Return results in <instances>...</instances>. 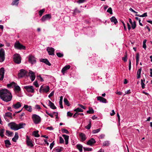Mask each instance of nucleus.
Returning <instances> with one entry per match:
<instances>
[{
  "mask_svg": "<svg viewBox=\"0 0 152 152\" xmlns=\"http://www.w3.org/2000/svg\"><path fill=\"white\" fill-rule=\"evenodd\" d=\"M32 108L31 106H29V107L27 109V110L29 112H31L32 111Z\"/></svg>",
  "mask_w": 152,
  "mask_h": 152,
  "instance_id": "nucleus-60",
  "label": "nucleus"
},
{
  "mask_svg": "<svg viewBox=\"0 0 152 152\" xmlns=\"http://www.w3.org/2000/svg\"><path fill=\"white\" fill-rule=\"evenodd\" d=\"M21 106V103L19 102H17L16 104H13L12 106V107L15 109L19 108Z\"/></svg>",
  "mask_w": 152,
  "mask_h": 152,
  "instance_id": "nucleus-20",
  "label": "nucleus"
},
{
  "mask_svg": "<svg viewBox=\"0 0 152 152\" xmlns=\"http://www.w3.org/2000/svg\"><path fill=\"white\" fill-rule=\"evenodd\" d=\"M129 10L130 11H132V12H134V13H137V12L135 11H134V10L131 8H130Z\"/></svg>",
  "mask_w": 152,
  "mask_h": 152,
  "instance_id": "nucleus-61",
  "label": "nucleus"
},
{
  "mask_svg": "<svg viewBox=\"0 0 152 152\" xmlns=\"http://www.w3.org/2000/svg\"><path fill=\"white\" fill-rule=\"evenodd\" d=\"M47 51H48L49 55H54L55 49L52 47H48L47 49Z\"/></svg>",
  "mask_w": 152,
  "mask_h": 152,
  "instance_id": "nucleus-11",
  "label": "nucleus"
},
{
  "mask_svg": "<svg viewBox=\"0 0 152 152\" xmlns=\"http://www.w3.org/2000/svg\"><path fill=\"white\" fill-rule=\"evenodd\" d=\"M19 71L20 72L18 74V78H20L25 76H28V72L26 70L22 69L20 70Z\"/></svg>",
  "mask_w": 152,
  "mask_h": 152,
  "instance_id": "nucleus-4",
  "label": "nucleus"
},
{
  "mask_svg": "<svg viewBox=\"0 0 152 152\" xmlns=\"http://www.w3.org/2000/svg\"><path fill=\"white\" fill-rule=\"evenodd\" d=\"M64 102L65 103V104L67 106H70V104L69 102V101L66 98H64Z\"/></svg>",
  "mask_w": 152,
  "mask_h": 152,
  "instance_id": "nucleus-38",
  "label": "nucleus"
},
{
  "mask_svg": "<svg viewBox=\"0 0 152 152\" xmlns=\"http://www.w3.org/2000/svg\"><path fill=\"white\" fill-rule=\"evenodd\" d=\"M6 134L8 136L11 137L13 136V134L12 132H10L9 130H7L6 131Z\"/></svg>",
  "mask_w": 152,
  "mask_h": 152,
  "instance_id": "nucleus-35",
  "label": "nucleus"
},
{
  "mask_svg": "<svg viewBox=\"0 0 152 152\" xmlns=\"http://www.w3.org/2000/svg\"><path fill=\"white\" fill-rule=\"evenodd\" d=\"M19 0H12V2L11 4L12 5H16L18 6L19 3Z\"/></svg>",
  "mask_w": 152,
  "mask_h": 152,
  "instance_id": "nucleus-32",
  "label": "nucleus"
},
{
  "mask_svg": "<svg viewBox=\"0 0 152 152\" xmlns=\"http://www.w3.org/2000/svg\"><path fill=\"white\" fill-rule=\"evenodd\" d=\"M94 113V111L92 107H89V110L87 111V113L88 114H93Z\"/></svg>",
  "mask_w": 152,
  "mask_h": 152,
  "instance_id": "nucleus-33",
  "label": "nucleus"
},
{
  "mask_svg": "<svg viewBox=\"0 0 152 152\" xmlns=\"http://www.w3.org/2000/svg\"><path fill=\"white\" fill-rule=\"evenodd\" d=\"M59 103L60 108L61 109H63V106L62 105V102H59Z\"/></svg>",
  "mask_w": 152,
  "mask_h": 152,
  "instance_id": "nucleus-62",
  "label": "nucleus"
},
{
  "mask_svg": "<svg viewBox=\"0 0 152 152\" xmlns=\"http://www.w3.org/2000/svg\"><path fill=\"white\" fill-rule=\"evenodd\" d=\"M29 107V106H28L27 105H25L23 108H24L26 110H27Z\"/></svg>",
  "mask_w": 152,
  "mask_h": 152,
  "instance_id": "nucleus-63",
  "label": "nucleus"
},
{
  "mask_svg": "<svg viewBox=\"0 0 152 152\" xmlns=\"http://www.w3.org/2000/svg\"><path fill=\"white\" fill-rule=\"evenodd\" d=\"M24 88L28 92L33 93L34 92V88L32 86H24Z\"/></svg>",
  "mask_w": 152,
  "mask_h": 152,
  "instance_id": "nucleus-8",
  "label": "nucleus"
},
{
  "mask_svg": "<svg viewBox=\"0 0 152 152\" xmlns=\"http://www.w3.org/2000/svg\"><path fill=\"white\" fill-rule=\"evenodd\" d=\"M78 105L81 108L83 109H86V107L82 105V104H78Z\"/></svg>",
  "mask_w": 152,
  "mask_h": 152,
  "instance_id": "nucleus-59",
  "label": "nucleus"
},
{
  "mask_svg": "<svg viewBox=\"0 0 152 152\" xmlns=\"http://www.w3.org/2000/svg\"><path fill=\"white\" fill-rule=\"evenodd\" d=\"M96 141L93 138H91L88 140L87 142V144L88 145L92 146L95 143Z\"/></svg>",
  "mask_w": 152,
  "mask_h": 152,
  "instance_id": "nucleus-14",
  "label": "nucleus"
},
{
  "mask_svg": "<svg viewBox=\"0 0 152 152\" xmlns=\"http://www.w3.org/2000/svg\"><path fill=\"white\" fill-rule=\"evenodd\" d=\"M107 12L109 13L110 14H113L112 10L111 7H109L107 10Z\"/></svg>",
  "mask_w": 152,
  "mask_h": 152,
  "instance_id": "nucleus-51",
  "label": "nucleus"
},
{
  "mask_svg": "<svg viewBox=\"0 0 152 152\" xmlns=\"http://www.w3.org/2000/svg\"><path fill=\"white\" fill-rule=\"evenodd\" d=\"M80 12V11H79L77 9H75L74 10L73 14L74 15L76 14V13H79Z\"/></svg>",
  "mask_w": 152,
  "mask_h": 152,
  "instance_id": "nucleus-52",
  "label": "nucleus"
},
{
  "mask_svg": "<svg viewBox=\"0 0 152 152\" xmlns=\"http://www.w3.org/2000/svg\"><path fill=\"white\" fill-rule=\"evenodd\" d=\"M12 95L7 89L4 88L0 90V98L3 101L8 102L11 100Z\"/></svg>",
  "mask_w": 152,
  "mask_h": 152,
  "instance_id": "nucleus-1",
  "label": "nucleus"
},
{
  "mask_svg": "<svg viewBox=\"0 0 152 152\" xmlns=\"http://www.w3.org/2000/svg\"><path fill=\"white\" fill-rule=\"evenodd\" d=\"M61 130L63 133H65L67 134H68L69 133V132L66 129H62Z\"/></svg>",
  "mask_w": 152,
  "mask_h": 152,
  "instance_id": "nucleus-49",
  "label": "nucleus"
},
{
  "mask_svg": "<svg viewBox=\"0 0 152 152\" xmlns=\"http://www.w3.org/2000/svg\"><path fill=\"white\" fill-rule=\"evenodd\" d=\"M18 137L19 136L18 135V132H16L15 133V134L14 137L12 139V140L13 142H16L17 140L18 139Z\"/></svg>",
  "mask_w": 152,
  "mask_h": 152,
  "instance_id": "nucleus-25",
  "label": "nucleus"
},
{
  "mask_svg": "<svg viewBox=\"0 0 152 152\" xmlns=\"http://www.w3.org/2000/svg\"><path fill=\"white\" fill-rule=\"evenodd\" d=\"M37 77L40 78L41 81L43 82L44 81L43 79L41 77L40 75L37 76Z\"/></svg>",
  "mask_w": 152,
  "mask_h": 152,
  "instance_id": "nucleus-58",
  "label": "nucleus"
},
{
  "mask_svg": "<svg viewBox=\"0 0 152 152\" xmlns=\"http://www.w3.org/2000/svg\"><path fill=\"white\" fill-rule=\"evenodd\" d=\"M79 137L81 140L82 142L84 141L86 139V137L85 134L83 133H81L79 134Z\"/></svg>",
  "mask_w": 152,
  "mask_h": 152,
  "instance_id": "nucleus-19",
  "label": "nucleus"
},
{
  "mask_svg": "<svg viewBox=\"0 0 152 152\" xmlns=\"http://www.w3.org/2000/svg\"><path fill=\"white\" fill-rule=\"evenodd\" d=\"M49 90L50 88L48 86L43 87V86H42L39 89V91L41 93L44 92L47 93L49 91Z\"/></svg>",
  "mask_w": 152,
  "mask_h": 152,
  "instance_id": "nucleus-6",
  "label": "nucleus"
},
{
  "mask_svg": "<svg viewBox=\"0 0 152 152\" xmlns=\"http://www.w3.org/2000/svg\"><path fill=\"white\" fill-rule=\"evenodd\" d=\"M70 68V66L69 65H66L61 70V72L64 75L65 71L69 69Z\"/></svg>",
  "mask_w": 152,
  "mask_h": 152,
  "instance_id": "nucleus-18",
  "label": "nucleus"
},
{
  "mask_svg": "<svg viewBox=\"0 0 152 152\" xmlns=\"http://www.w3.org/2000/svg\"><path fill=\"white\" fill-rule=\"evenodd\" d=\"M132 25V27L133 29H134L135 28L136 26V22L135 21H134L133 23H132V24H131Z\"/></svg>",
  "mask_w": 152,
  "mask_h": 152,
  "instance_id": "nucleus-43",
  "label": "nucleus"
},
{
  "mask_svg": "<svg viewBox=\"0 0 152 152\" xmlns=\"http://www.w3.org/2000/svg\"><path fill=\"white\" fill-rule=\"evenodd\" d=\"M12 113L10 112H7L5 114V116H7L10 118L11 119H12Z\"/></svg>",
  "mask_w": 152,
  "mask_h": 152,
  "instance_id": "nucleus-39",
  "label": "nucleus"
},
{
  "mask_svg": "<svg viewBox=\"0 0 152 152\" xmlns=\"http://www.w3.org/2000/svg\"><path fill=\"white\" fill-rule=\"evenodd\" d=\"M77 148L79 150L80 152H82L83 151V146L80 144L76 145Z\"/></svg>",
  "mask_w": 152,
  "mask_h": 152,
  "instance_id": "nucleus-27",
  "label": "nucleus"
},
{
  "mask_svg": "<svg viewBox=\"0 0 152 152\" xmlns=\"http://www.w3.org/2000/svg\"><path fill=\"white\" fill-rule=\"evenodd\" d=\"M64 148L61 147H58L54 149V150L56 152H61L64 150Z\"/></svg>",
  "mask_w": 152,
  "mask_h": 152,
  "instance_id": "nucleus-23",
  "label": "nucleus"
},
{
  "mask_svg": "<svg viewBox=\"0 0 152 152\" xmlns=\"http://www.w3.org/2000/svg\"><path fill=\"white\" fill-rule=\"evenodd\" d=\"M110 143L108 141H106L104 142L103 143V146H108L109 145Z\"/></svg>",
  "mask_w": 152,
  "mask_h": 152,
  "instance_id": "nucleus-48",
  "label": "nucleus"
},
{
  "mask_svg": "<svg viewBox=\"0 0 152 152\" xmlns=\"http://www.w3.org/2000/svg\"><path fill=\"white\" fill-rule=\"evenodd\" d=\"M32 118L34 123L35 124H39L41 120L40 117L36 114L32 115Z\"/></svg>",
  "mask_w": 152,
  "mask_h": 152,
  "instance_id": "nucleus-3",
  "label": "nucleus"
},
{
  "mask_svg": "<svg viewBox=\"0 0 152 152\" xmlns=\"http://www.w3.org/2000/svg\"><path fill=\"white\" fill-rule=\"evenodd\" d=\"M4 69L3 67L0 69V80H2L4 76Z\"/></svg>",
  "mask_w": 152,
  "mask_h": 152,
  "instance_id": "nucleus-13",
  "label": "nucleus"
},
{
  "mask_svg": "<svg viewBox=\"0 0 152 152\" xmlns=\"http://www.w3.org/2000/svg\"><path fill=\"white\" fill-rule=\"evenodd\" d=\"M127 27L129 30H130L131 29V27L130 25L128 22H127Z\"/></svg>",
  "mask_w": 152,
  "mask_h": 152,
  "instance_id": "nucleus-64",
  "label": "nucleus"
},
{
  "mask_svg": "<svg viewBox=\"0 0 152 152\" xmlns=\"http://www.w3.org/2000/svg\"><path fill=\"white\" fill-rule=\"evenodd\" d=\"M127 52H126L125 53L124 56L122 58V59L124 61V62H126L127 61Z\"/></svg>",
  "mask_w": 152,
  "mask_h": 152,
  "instance_id": "nucleus-41",
  "label": "nucleus"
},
{
  "mask_svg": "<svg viewBox=\"0 0 152 152\" xmlns=\"http://www.w3.org/2000/svg\"><path fill=\"white\" fill-rule=\"evenodd\" d=\"M54 91H53L49 95L48 97H49V98H50V97L51 96H52L54 95Z\"/></svg>",
  "mask_w": 152,
  "mask_h": 152,
  "instance_id": "nucleus-57",
  "label": "nucleus"
},
{
  "mask_svg": "<svg viewBox=\"0 0 152 152\" xmlns=\"http://www.w3.org/2000/svg\"><path fill=\"white\" fill-rule=\"evenodd\" d=\"M54 144L55 143L54 141L51 143L50 144V150H51Z\"/></svg>",
  "mask_w": 152,
  "mask_h": 152,
  "instance_id": "nucleus-54",
  "label": "nucleus"
},
{
  "mask_svg": "<svg viewBox=\"0 0 152 152\" xmlns=\"http://www.w3.org/2000/svg\"><path fill=\"white\" fill-rule=\"evenodd\" d=\"M101 129L99 128L96 129L92 131L93 134H95L99 132L100 130Z\"/></svg>",
  "mask_w": 152,
  "mask_h": 152,
  "instance_id": "nucleus-47",
  "label": "nucleus"
},
{
  "mask_svg": "<svg viewBox=\"0 0 152 152\" xmlns=\"http://www.w3.org/2000/svg\"><path fill=\"white\" fill-rule=\"evenodd\" d=\"M25 125V123H20L17 124L14 122H11L8 124V126L10 127L11 129L14 130L23 128Z\"/></svg>",
  "mask_w": 152,
  "mask_h": 152,
  "instance_id": "nucleus-2",
  "label": "nucleus"
},
{
  "mask_svg": "<svg viewBox=\"0 0 152 152\" xmlns=\"http://www.w3.org/2000/svg\"><path fill=\"white\" fill-rule=\"evenodd\" d=\"M34 85L35 86L37 87L39 86V85L37 81H35L33 83Z\"/></svg>",
  "mask_w": 152,
  "mask_h": 152,
  "instance_id": "nucleus-55",
  "label": "nucleus"
},
{
  "mask_svg": "<svg viewBox=\"0 0 152 152\" xmlns=\"http://www.w3.org/2000/svg\"><path fill=\"white\" fill-rule=\"evenodd\" d=\"M5 51L3 48L0 49V62H3L5 60Z\"/></svg>",
  "mask_w": 152,
  "mask_h": 152,
  "instance_id": "nucleus-7",
  "label": "nucleus"
},
{
  "mask_svg": "<svg viewBox=\"0 0 152 152\" xmlns=\"http://www.w3.org/2000/svg\"><path fill=\"white\" fill-rule=\"evenodd\" d=\"M73 115V113H71L69 111L67 112V115L68 116L71 117Z\"/></svg>",
  "mask_w": 152,
  "mask_h": 152,
  "instance_id": "nucleus-56",
  "label": "nucleus"
},
{
  "mask_svg": "<svg viewBox=\"0 0 152 152\" xmlns=\"http://www.w3.org/2000/svg\"><path fill=\"white\" fill-rule=\"evenodd\" d=\"M16 84V83L14 82H12L10 84H7V86L8 88H10L12 87V86H14V85Z\"/></svg>",
  "mask_w": 152,
  "mask_h": 152,
  "instance_id": "nucleus-40",
  "label": "nucleus"
},
{
  "mask_svg": "<svg viewBox=\"0 0 152 152\" xmlns=\"http://www.w3.org/2000/svg\"><path fill=\"white\" fill-rule=\"evenodd\" d=\"M29 74L31 75L30 77L31 78V81H33L35 78V75L34 73L31 70H29Z\"/></svg>",
  "mask_w": 152,
  "mask_h": 152,
  "instance_id": "nucleus-15",
  "label": "nucleus"
},
{
  "mask_svg": "<svg viewBox=\"0 0 152 152\" xmlns=\"http://www.w3.org/2000/svg\"><path fill=\"white\" fill-rule=\"evenodd\" d=\"M40 61L46 64L48 66H50L51 65V64L50 63V62L47 59H41Z\"/></svg>",
  "mask_w": 152,
  "mask_h": 152,
  "instance_id": "nucleus-22",
  "label": "nucleus"
},
{
  "mask_svg": "<svg viewBox=\"0 0 152 152\" xmlns=\"http://www.w3.org/2000/svg\"><path fill=\"white\" fill-rule=\"evenodd\" d=\"M136 65H137L138 62L139 61V53H137L136 54Z\"/></svg>",
  "mask_w": 152,
  "mask_h": 152,
  "instance_id": "nucleus-37",
  "label": "nucleus"
},
{
  "mask_svg": "<svg viewBox=\"0 0 152 152\" xmlns=\"http://www.w3.org/2000/svg\"><path fill=\"white\" fill-rule=\"evenodd\" d=\"M141 71L142 69L140 68L137 71V79H139L140 77Z\"/></svg>",
  "mask_w": 152,
  "mask_h": 152,
  "instance_id": "nucleus-26",
  "label": "nucleus"
},
{
  "mask_svg": "<svg viewBox=\"0 0 152 152\" xmlns=\"http://www.w3.org/2000/svg\"><path fill=\"white\" fill-rule=\"evenodd\" d=\"M28 61L32 64H35L36 62V58L34 56L30 55L29 56Z\"/></svg>",
  "mask_w": 152,
  "mask_h": 152,
  "instance_id": "nucleus-12",
  "label": "nucleus"
},
{
  "mask_svg": "<svg viewBox=\"0 0 152 152\" xmlns=\"http://www.w3.org/2000/svg\"><path fill=\"white\" fill-rule=\"evenodd\" d=\"M38 132L39 131L38 130L34 131L33 132L32 134L35 137H39L40 136L39 134H38Z\"/></svg>",
  "mask_w": 152,
  "mask_h": 152,
  "instance_id": "nucleus-29",
  "label": "nucleus"
},
{
  "mask_svg": "<svg viewBox=\"0 0 152 152\" xmlns=\"http://www.w3.org/2000/svg\"><path fill=\"white\" fill-rule=\"evenodd\" d=\"M91 121H90L89 122V123L88 125L86 126L85 128H86L87 129H90L91 126Z\"/></svg>",
  "mask_w": 152,
  "mask_h": 152,
  "instance_id": "nucleus-45",
  "label": "nucleus"
},
{
  "mask_svg": "<svg viewBox=\"0 0 152 152\" xmlns=\"http://www.w3.org/2000/svg\"><path fill=\"white\" fill-rule=\"evenodd\" d=\"M96 98L97 100L99 101L100 102L104 103H106L107 102V100L102 96H97Z\"/></svg>",
  "mask_w": 152,
  "mask_h": 152,
  "instance_id": "nucleus-16",
  "label": "nucleus"
},
{
  "mask_svg": "<svg viewBox=\"0 0 152 152\" xmlns=\"http://www.w3.org/2000/svg\"><path fill=\"white\" fill-rule=\"evenodd\" d=\"M45 10L44 9H42L39 10V16H42L43 13L45 12Z\"/></svg>",
  "mask_w": 152,
  "mask_h": 152,
  "instance_id": "nucleus-46",
  "label": "nucleus"
},
{
  "mask_svg": "<svg viewBox=\"0 0 152 152\" xmlns=\"http://www.w3.org/2000/svg\"><path fill=\"white\" fill-rule=\"evenodd\" d=\"M14 47L16 49L19 50H25L26 48L25 46L21 44L18 41L15 43Z\"/></svg>",
  "mask_w": 152,
  "mask_h": 152,
  "instance_id": "nucleus-5",
  "label": "nucleus"
},
{
  "mask_svg": "<svg viewBox=\"0 0 152 152\" xmlns=\"http://www.w3.org/2000/svg\"><path fill=\"white\" fill-rule=\"evenodd\" d=\"M62 137L64 138L65 141V144L66 145L68 144V140L69 139V136L65 134H63L62 135Z\"/></svg>",
  "mask_w": 152,
  "mask_h": 152,
  "instance_id": "nucleus-24",
  "label": "nucleus"
},
{
  "mask_svg": "<svg viewBox=\"0 0 152 152\" xmlns=\"http://www.w3.org/2000/svg\"><path fill=\"white\" fill-rule=\"evenodd\" d=\"M51 18V15L50 14H46L43 16L40 20L42 22H44L48 19H50Z\"/></svg>",
  "mask_w": 152,
  "mask_h": 152,
  "instance_id": "nucleus-10",
  "label": "nucleus"
},
{
  "mask_svg": "<svg viewBox=\"0 0 152 152\" xmlns=\"http://www.w3.org/2000/svg\"><path fill=\"white\" fill-rule=\"evenodd\" d=\"M56 54L57 56L59 58L62 57L64 56V54L61 53H56Z\"/></svg>",
  "mask_w": 152,
  "mask_h": 152,
  "instance_id": "nucleus-44",
  "label": "nucleus"
},
{
  "mask_svg": "<svg viewBox=\"0 0 152 152\" xmlns=\"http://www.w3.org/2000/svg\"><path fill=\"white\" fill-rule=\"evenodd\" d=\"M110 21L111 22H113L115 24H116L118 22V21L114 16H113L110 18Z\"/></svg>",
  "mask_w": 152,
  "mask_h": 152,
  "instance_id": "nucleus-31",
  "label": "nucleus"
},
{
  "mask_svg": "<svg viewBox=\"0 0 152 152\" xmlns=\"http://www.w3.org/2000/svg\"><path fill=\"white\" fill-rule=\"evenodd\" d=\"M64 140L63 138L61 137H59V142L60 143H64Z\"/></svg>",
  "mask_w": 152,
  "mask_h": 152,
  "instance_id": "nucleus-53",
  "label": "nucleus"
},
{
  "mask_svg": "<svg viewBox=\"0 0 152 152\" xmlns=\"http://www.w3.org/2000/svg\"><path fill=\"white\" fill-rule=\"evenodd\" d=\"M48 105L51 108L53 109H56V107L55 106L54 103L50 100H49Z\"/></svg>",
  "mask_w": 152,
  "mask_h": 152,
  "instance_id": "nucleus-21",
  "label": "nucleus"
},
{
  "mask_svg": "<svg viewBox=\"0 0 152 152\" xmlns=\"http://www.w3.org/2000/svg\"><path fill=\"white\" fill-rule=\"evenodd\" d=\"M21 57L19 54L15 55V57L14 58V61L17 64H19L21 62Z\"/></svg>",
  "mask_w": 152,
  "mask_h": 152,
  "instance_id": "nucleus-9",
  "label": "nucleus"
},
{
  "mask_svg": "<svg viewBox=\"0 0 152 152\" xmlns=\"http://www.w3.org/2000/svg\"><path fill=\"white\" fill-rule=\"evenodd\" d=\"M5 131V129H0V136L1 137H3L4 136V133Z\"/></svg>",
  "mask_w": 152,
  "mask_h": 152,
  "instance_id": "nucleus-34",
  "label": "nucleus"
},
{
  "mask_svg": "<svg viewBox=\"0 0 152 152\" xmlns=\"http://www.w3.org/2000/svg\"><path fill=\"white\" fill-rule=\"evenodd\" d=\"M26 143L28 145L32 147L33 146V144L32 143L31 141L30 140L28 136H26Z\"/></svg>",
  "mask_w": 152,
  "mask_h": 152,
  "instance_id": "nucleus-17",
  "label": "nucleus"
},
{
  "mask_svg": "<svg viewBox=\"0 0 152 152\" xmlns=\"http://www.w3.org/2000/svg\"><path fill=\"white\" fill-rule=\"evenodd\" d=\"M83 148L84 151H91L92 150V148H85V147H84Z\"/></svg>",
  "mask_w": 152,
  "mask_h": 152,
  "instance_id": "nucleus-50",
  "label": "nucleus"
},
{
  "mask_svg": "<svg viewBox=\"0 0 152 152\" xmlns=\"http://www.w3.org/2000/svg\"><path fill=\"white\" fill-rule=\"evenodd\" d=\"M4 142L5 145V146L7 148H8L9 145H11V143L10 142V140H7L4 141Z\"/></svg>",
  "mask_w": 152,
  "mask_h": 152,
  "instance_id": "nucleus-30",
  "label": "nucleus"
},
{
  "mask_svg": "<svg viewBox=\"0 0 152 152\" xmlns=\"http://www.w3.org/2000/svg\"><path fill=\"white\" fill-rule=\"evenodd\" d=\"M74 111H75L76 112H83V110L82 109H81V108H80V107H78L76 109H75L74 110Z\"/></svg>",
  "mask_w": 152,
  "mask_h": 152,
  "instance_id": "nucleus-42",
  "label": "nucleus"
},
{
  "mask_svg": "<svg viewBox=\"0 0 152 152\" xmlns=\"http://www.w3.org/2000/svg\"><path fill=\"white\" fill-rule=\"evenodd\" d=\"M15 87L14 90L15 91H16L18 92H19L21 90V89L20 86L16 84L14 85Z\"/></svg>",
  "mask_w": 152,
  "mask_h": 152,
  "instance_id": "nucleus-28",
  "label": "nucleus"
},
{
  "mask_svg": "<svg viewBox=\"0 0 152 152\" xmlns=\"http://www.w3.org/2000/svg\"><path fill=\"white\" fill-rule=\"evenodd\" d=\"M80 115H83L84 114L83 113H79L76 112L73 115V117L74 118H76L78 116Z\"/></svg>",
  "mask_w": 152,
  "mask_h": 152,
  "instance_id": "nucleus-36",
  "label": "nucleus"
}]
</instances>
